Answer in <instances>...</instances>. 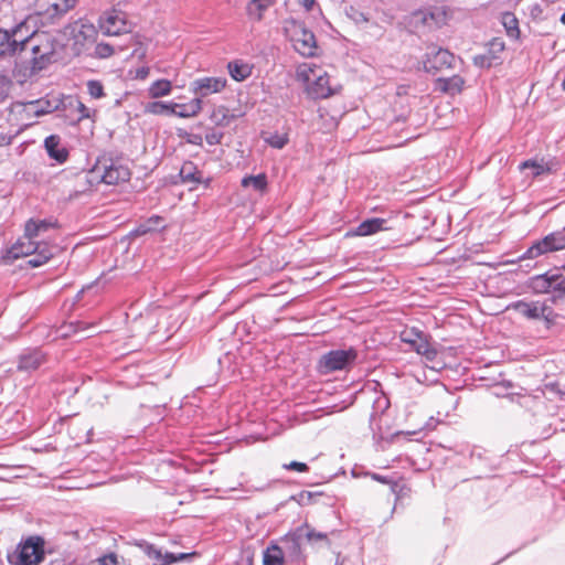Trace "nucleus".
I'll return each mask as SVG.
<instances>
[{"label":"nucleus","mask_w":565,"mask_h":565,"mask_svg":"<svg viewBox=\"0 0 565 565\" xmlns=\"http://www.w3.org/2000/svg\"><path fill=\"white\" fill-rule=\"evenodd\" d=\"M61 47L55 34L46 31H35L24 36L23 32L18 40L17 57L31 73L45 68L55 60Z\"/></svg>","instance_id":"nucleus-1"},{"label":"nucleus","mask_w":565,"mask_h":565,"mask_svg":"<svg viewBox=\"0 0 565 565\" xmlns=\"http://www.w3.org/2000/svg\"><path fill=\"white\" fill-rule=\"evenodd\" d=\"M295 77L311 99L329 98L337 92L331 85L329 73L321 65L308 62L300 63L296 68Z\"/></svg>","instance_id":"nucleus-2"},{"label":"nucleus","mask_w":565,"mask_h":565,"mask_svg":"<svg viewBox=\"0 0 565 565\" xmlns=\"http://www.w3.org/2000/svg\"><path fill=\"white\" fill-rule=\"evenodd\" d=\"M44 544L43 537L29 536L8 554V562L11 565H39L44 559Z\"/></svg>","instance_id":"nucleus-3"},{"label":"nucleus","mask_w":565,"mask_h":565,"mask_svg":"<svg viewBox=\"0 0 565 565\" xmlns=\"http://www.w3.org/2000/svg\"><path fill=\"white\" fill-rule=\"evenodd\" d=\"M294 50L303 57L320 56L321 50L312 31L302 23L291 21L286 29Z\"/></svg>","instance_id":"nucleus-4"},{"label":"nucleus","mask_w":565,"mask_h":565,"mask_svg":"<svg viewBox=\"0 0 565 565\" xmlns=\"http://www.w3.org/2000/svg\"><path fill=\"white\" fill-rule=\"evenodd\" d=\"M358 353L354 349L332 350L323 354L318 362V371L321 374H329L344 370L356 360Z\"/></svg>","instance_id":"nucleus-5"},{"label":"nucleus","mask_w":565,"mask_h":565,"mask_svg":"<svg viewBox=\"0 0 565 565\" xmlns=\"http://www.w3.org/2000/svg\"><path fill=\"white\" fill-rule=\"evenodd\" d=\"M565 249V231L552 232L534 242L522 256L523 259H533L548 253Z\"/></svg>","instance_id":"nucleus-6"},{"label":"nucleus","mask_w":565,"mask_h":565,"mask_svg":"<svg viewBox=\"0 0 565 565\" xmlns=\"http://www.w3.org/2000/svg\"><path fill=\"white\" fill-rule=\"evenodd\" d=\"M94 172L98 173L102 181L106 184H118L130 179V170L128 167L111 159L98 161L94 168Z\"/></svg>","instance_id":"nucleus-7"},{"label":"nucleus","mask_w":565,"mask_h":565,"mask_svg":"<svg viewBox=\"0 0 565 565\" xmlns=\"http://www.w3.org/2000/svg\"><path fill=\"white\" fill-rule=\"evenodd\" d=\"M99 28L105 35H119L130 31L126 14L118 10L106 11L99 18Z\"/></svg>","instance_id":"nucleus-8"},{"label":"nucleus","mask_w":565,"mask_h":565,"mask_svg":"<svg viewBox=\"0 0 565 565\" xmlns=\"http://www.w3.org/2000/svg\"><path fill=\"white\" fill-rule=\"evenodd\" d=\"M77 0H36V13L47 21L61 18L76 4Z\"/></svg>","instance_id":"nucleus-9"},{"label":"nucleus","mask_w":565,"mask_h":565,"mask_svg":"<svg viewBox=\"0 0 565 565\" xmlns=\"http://www.w3.org/2000/svg\"><path fill=\"white\" fill-rule=\"evenodd\" d=\"M414 335V339L403 338V341L409 343L418 354L423 355L427 362L431 363L433 369L443 367L444 362L438 360V351L430 344L428 339L419 332H416Z\"/></svg>","instance_id":"nucleus-10"},{"label":"nucleus","mask_w":565,"mask_h":565,"mask_svg":"<svg viewBox=\"0 0 565 565\" xmlns=\"http://www.w3.org/2000/svg\"><path fill=\"white\" fill-rule=\"evenodd\" d=\"M226 86L224 77H201L190 84V90L201 100L211 94L222 92Z\"/></svg>","instance_id":"nucleus-11"},{"label":"nucleus","mask_w":565,"mask_h":565,"mask_svg":"<svg viewBox=\"0 0 565 565\" xmlns=\"http://www.w3.org/2000/svg\"><path fill=\"white\" fill-rule=\"evenodd\" d=\"M47 362V356L39 349H26L17 359V371L31 374Z\"/></svg>","instance_id":"nucleus-12"},{"label":"nucleus","mask_w":565,"mask_h":565,"mask_svg":"<svg viewBox=\"0 0 565 565\" xmlns=\"http://www.w3.org/2000/svg\"><path fill=\"white\" fill-rule=\"evenodd\" d=\"M505 49L504 42L500 39H493L489 42L484 53L473 57V64L479 67H492L501 64V54Z\"/></svg>","instance_id":"nucleus-13"},{"label":"nucleus","mask_w":565,"mask_h":565,"mask_svg":"<svg viewBox=\"0 0 565 565\" xmlns=\"http://www.w3.org/2000/svg\"><path fill=\"white\" fill-rule=\"evenodd\" d=\"M287 541L292 542L295 550H299L300 545L306 541L309 544L324 543L329 544V539L326 533L316 532L308 526L297 529L294 533L285 535Z\"/></svg>","instance_id":"nucleus-14"},{"label":"nucleus","mask_w":565,"mask_h":565,"mask_svg":"<svg viewBox=\"0 0 565 565\" xmlns=\"http://www.w3.org/2000/svg\"><path fill=\"white\" fill-rule=\"evenodd\" d=\"M415 17L428 28H440L448 20V10L445 7H435L428 10H420L415 13Z\"/></svg>","instance_id":"nucleus-15"},{"label":"nucleus","mask_w":565,"mask_h":565,"mask_svg":"<svg viewBox=\"0 0 565 565\" xmlns=\"http://www.w3.org/2000/svg\"><path fill=\"white\" fill-rule=\"evenodd\" d=\"M454 63L455 55L448 50L439 49L431 56L427 57V61L424 62V67L427 72H438L451 68Z\"/></svg>","instance_id":"nucleus-16"},{"label":"nucleus","mask_w":565,"mask_h":565,"mask_svg":"<svg viewBox=\"0 0 565 565\" xmlns=\"http://www.w3.org/2000/svg\"><path fill=\"white\" fill-rule=\"evenodd\" d=\"M515 308L519 310L521 315L530 319H545L550 320V316L552 315V309L544 303L539 301L536 302H523L520 301L516 303Z\"/></svg>","instance_id":"nucleus-17"},{"label":"nucleus","mask_w":565,"mask_h":565,"mask_svg":"<svg viewBox=\"0 0 565 565\" xmlns=\"http://www.w3.org/2000/svg\"><path fill=\"white\" fill-rule=\"evenodd\" d=\"M36 237H29L24 232V236L19 239L10 249V254L13 258H20L32 255L36 249L43 245L44 242H36Z\"/></svg>","instance_id":"nucleus-18"},{"label":"nucleus","mask_w":565,"mask_h":565,"mask_svg":"<svg viewBox=\"0 0 565 565\" xmlns=\"http://www.w3.org/2000/svg\"><path fill=\"white\" fill-rule=\"evenodd\" d=\"M519 169L521 171L525 170V169H531L532 170V177L533 178H537V177H541V175H546V174H552V173H555L556 170H557V164L553 161H545L544 159H530V160H525L523 161L520 166H519Z\"/></svg>","instance_id":"nucleus-19"},{"label":"nucleus","mask_w":565,"mask_h":565,"mask_svg":"<svg viewBox=\"0 0 565 565\" xmlns=\"http://www.w3.org/2000/svg\"><path fill=\"white\" fill-rule=\"evenodd\" d=\"M24 30L23 25H19L10 34L8 31L0 29V55L13 54L17 55L18 40Z\"/></svg>","instance_id":"nucleus-20"},{"label":"nucleus","mask_w":565,"mask_h":565,"mask_svg":"<svg viewBox=\"0 0 565 565\" xmlns=\"http://www.w3.org/2000/svg\"><path fill=\"white\" fill-rule=\"evenodd\" d=\"M435 86L437 90L454 96L462 92L465 79L459 75H454L451 77H438L435 81Z\"/></svg>","instance_id":"nucleus-21"},{"label":"nucleus","mask_w":565,"mask_h":565,"mask_svg":"<svg viewBox=\"0 0 565 565\" xmlns=\"http://www.w3.org/2000/svg\"><path fill=\"white\" fill-rule=\"evenodd\" d=\"M71 33L76 44L84 45L86 42L93 41L97 32L94 24L77 21L71 26Z\"/></svg>","instance_id":"nucleus-22"},{"label":"nucleus","mask_w":565,"mask_h":565,"mask_svg":"<svg viewBox=\"0 0 565 565\" xmlns=\"http://www.w3.org/2000/svg\"><path fill=\"white\" fill-rule=\"evenodd\" d=\"M44 147L50 156L58 163H64L67 160L68 151L61 146V138L56 135H51L45 138Z\"/></svg>","instance_id":"nucleus-23"},{"label":"nucleus","mask_w":565,"mask_h":565,"mask_svg":"<svg viewBox=\"0 0 565 565\" xmlns=\"http://www.w3.org/2000/svg\"><path fill=\"white\" fill-rule=\"evenodd\" d=\"M386 220L374 217L363 221L359 224V226L354 231V235L356 236H369L373 235L381 231H387L388 227L385 226Z\"/></svg>","instance_id":"nucleus-24"},{"label":"nucleus","mask_w":565,"mask_h":565,"mask_svg":"<svg viewBox=\"0 0 565 565\" xmlns=\"http://www.w3.org/2000/svg\"><path fill=\"white\" fill-rule=\"evenodd\" d=\"M173 106H175L173 115L180 118L194 117L202 110V102L200 98H193L186 104H173Z\"/></svg>","instance_id":"nucleus-25"},{"label":"nucleus","mask_w":565,"mask_h":565,"mask_svg":"<svg viewBox=\"0 0 565 565\" xmlns=\"http://www.w3.org/2000/svg\"><path fill=\"white\" fill-rule=\"evenodd\" d=\"M553 285V273L535 276L531 280V288L537 294L555 292Z\"/></svg>","instance_id":"nucleus-26"},{"label":"nucleus","mask_w":565,"mask_h":565,"mask_svg":"<svg viewBox=\"0 0 565 565\" xmlns=\"http://www.w3.org/2000/svg\"><path fill=\"white\" fill-rule=\"evenodd\" d=\"M180 178L184 183H201L203 181L202 172L190 161L184 162L180 169Z\"/></svg>","instance_id":"nucleus-27"},{"label":"nucleus","mask_w":565,"mask_h":565,"mask_svg":"<svg viewBox=\"0 0 565 565\" xmlns=\"http://www.w3.org/2000/svg\"><path fill=\"white\" fill-rule=\"evenodd\" d=\"M274 3L275 0H250L246 8L247 14L250 19L259 21Z\"/></svg>","instance_id":"nucleus-28"},{"label":"nucleus","mask_w":565,"mask_h":565,"mask_svg":"<svg viewBox=\"0 0 565 565\" xmlns=\"http://www.w3.org/2000/svg\"><path fill=\"white\" fill-rule=\"evenodd\" d=\"M391 491L395 494V503L391 508L390 514L387 520L392 519L395 511H396V503L404 498H409L412 493V488L406 484L405 482L401 481H392L391 483Z\"/></svg>","instance_id":"nucleus-29"},{"label":"nucleus","mask_w":565,"mask_h":565,"mask_svg":"<svg viewBox=\"0 0 565 565\" xmlns=\"http://www.w3.org/2000/svg\"><path fill=\"white\" fill-rule=\"evenodd\" d=\"M41 247L36 249L28 260V264L31 267H40L45 264L53 256V247L47 243L40 245Z\"/></svg>","instance_id":"nucleus-30"},{"label":"nucleus","mask_w":565,"mask_h":565,"mask_svg":"<svg viewBox=\"0 0 565 565\" xmlns=\"http://www.w3.org/2000/svg\"><path fill=\"white\" fill-rule=\"evenodd\" d=\"M54 227V223L47 220H29L25 224V233L29 237H39L41 233Z\"/></svg>","instance_id":"nucleus-31"},{"label":"nucleus","mask_w":565,"mask_h":565,"mask_svg":"<svg viewBox=\"0 0 565 565\" xmlns=\"http://www.w3.org/2000/svg\"><path fill=\"white\" fill-rule=\"evenodd\" d=\"M146 554L153 562V565H170L174 563L172 553H162L161 550L157 548L153 545L147 546Z\"/></svg>","instance_id":"nucleus-32"},{"label":"nucleus","mask_w":565,"mask_h":565,"mask_svg":"<svg viewBox=\"0 0 565 565\" xmlns=\"http://www.w3.org/2000/svg\"><path fill=\"white\" fill-rule=\"evenodd\" d=\"M264 565H282V548L277 543H271L264 552Z\"/></svg>","instance_id":"nucleus-33"},{"label":"nucleus","mask_w":565,"mask_h":565,"mask_svg":"<svg viewBox=\"0 0 565 565\" xmlns=\"http://www.w3.org/2000/svg\"><path fill=\"white\" fill-rule=\"evenodd\" d=\"M13 113L20 115L22 118L25 117L26 119L40 116L35 100H30L26 103H17L13 106Z\"/></svg>","instance_id":"nucleus-34"},{"label":"nucleus","mask_w":565,"mask_h":565,"mask_svg":"<svg viewBox=\"0 0 565 565\" xmlns=\"http://www.w3.org/2000/svg\"><path fill=\"white\" fill-rule=\"evenodd\" d=\"M175 106L164 102H150L145 105V113L152 115H173Z\"/></svg>","instance_id":"nucleus-35"},{"label":"nucleus","mask_w":565,"mask_h":565,"mask_svg":"<svg viewBox=\"0 0 565 565\" xmlns=\"http://www.w3.org/2000/svg\"><path fill=\"white\" fill-rule=\"evenodd\" d=\"M172 86L171 82L168 79H158L151 84L149 87V96L151 98H159L163 96H168L171 93Z\"/></svg>","instance_id":"nucleus-36"},{"label":"nucleus","mask_w":565,"mask_h":565,"mask_svg":"<svg viewBox=\"0 0 565 565\" xmlns=\"http://www.w3.org/2000/svg\"><path fill=\"white\" fill-rule=\"evenodd\" d=\"M227 68L232 78L237 82H242L250 75V67L244 63L231 62Z\"/></svg>","instance_id":"nucleus-37"},{"label":"nucleus","mask_w":565,"mask_h":565,"mask_svg":"<svg viewBox=\"0 0 565 565\" xmlns=\"http://www.w3.org/2000/svg\"><path fill=\"white\" fill-rule=\"evenodd\" d=\"M502 24H503L509 36H511L513 39H519V36H520L519 21L512 12H504L502 14Z\"/></svg>","instance_id":"nucleus-38"},{"label":"nucleus","mask_w":565,"mask_h":565,"mask_svg":"<svg viewBox=\"0 0 565 565\" xmlns=\"http://www.w3.org/2000/svg\"><path fill=\"white\" fill-rule=\"evenodd\" d=\"M242 186L253 188L257 192H263L267 186V178L264 173L244 177L242 179Z\"/></svg>","instance_id":"nucleus-39"},{"label":"nucleus","mask_w":565,"mask_h":565,"mask_svg":"<svg viewBox=\"0 0 565 565\" xmlns=\"http://www.w3.org/2000/svg\"><path fill=\"white\" fill-rule=\"evenodd\" d=\"M35 104L38 106V110L40 116L50 114L56 109H58L60 105L62 104L61 99L58 98H40L35 100Z\"/></svg>","instance_id":"nucleus-40"},{"label":"nucleus","mask_w":565,"mask_h":565,"mask_svg":"<svg viewBox=\"0 0 565 565\" xmlns=\"http://www.w3.org/2000/svg\"><path fill=\"white\" fill-rule=\"evenodd\" d=\"M554 291L565 295V269L559 273H553Z\"/></svg>","instance_id":"nucleus-41"},{"label":"nucleus","mask_w":565,"mask_h":565,"mask_svg":"<svg viewBox=\"0 0 565 565\" xmlns=\"http://www.w3.org/2000/svg\"><path fill=\"white\" fill-rule=\"evenodd\" d=\"M87 90L93 98H100L104 96V87L98 81H89L87 83Z\"/></svg>","instance_id":"nucleus-42"},{"label":"nucleus","mask_w":565,"mask_h":565,"mask_svg":"<svg viewBox=\"0 0 565 565\" xmlns=\"http://www.w3.org/2000/svg\"><path fill=\"white\" fill-rule=\"evenodd\" d=\"M113 47L107 43H99L96 45L95 53L102 58L109 57L113 54Z\"/></svg>","instance_id":"nucleus-43"},{"label":"nucleus","mask_w":565,"mask_h":565,"mask_svg":"<svg viewBox=\"0 0 565 565\" xmlns=\"http://www.w3.org/2000/svg\"><path fill=\"white\" fill-rule=\"evenodd\" d=\"M285 469L297 471V472H308L309 471L308 465L305 462H299V461H290L289 463H285Z\"/></svg>","instance_id":"nucleus-44"},{"label":"nucleus","mask_w":565,"mask_h":565,"mask_svg":"<svg viewBox=\"0 0 565 565\" xmlns=\"http://www.w3.org/2000/svg\"><path fill=\"white\" fill-rule=\"evenodd\" d=\"M223 134L217 131H212L205 135V140L209 145L214 146L218 145L222 140Z\"/></svg>","instance_id":"nucleus-45"},{"label":"nucleus","mask_w":565,"mask_h":565,"mask_svg":"<svg viewBox=\"0 0 565 565\" xmlns=\"http://www.w3.org/2000/svg\"><path fill=\"white\" fill-rule=\"evenodd\" d=\"M98 565H117V558L114 554L106 555L98 559Z\"/></svg>","instance_id":"nucleus-46"},{"label":"nucleus","mask_w":565,"mask_h":565,"mask_svg":"<svg viewBox=\"0 0 565 565\" xmlns=\"http://www.w3.org/2000/svg\"><path fill=\"white\" fill-rule=\"evenodd\" d=\"M77 111L79 113V119L89 117V109L81 102H77Z\"/></svg>","instance_id":"nucleus-47"},{"label":"nucleus","mask_w":565,"mask_h":565,"mask_svg":"<svg viewBox=\"0 0 565 565\" xmlns=\"http://www.w3.org/2000/svg\"><path fill=\"white\" fill-rule=\"evenodd\" d=\"M338 125V121L335 117L331 116L328 119L324 120L323 128L326 129H332Z\"/></svg>","instance_id":"nucleus-48"},{"label":"nucleus","mask_w":565,"mask_h":565,"mask_svg":"<svg viewBox=\"0 0 565 565\" xmlns=\"http://www.w3.org/2000/svg\"><path fill=\"white\" fill-rule=\"evenodd\" d=\"M195 555V553H180V554H173L172 557L174 558V562L183 561L185 558H189L191 556Z\"/></svg>","instance_id":"nucleus-49"},{"label":"nucleus","mask_w":565,"mask_h":565,"mask_svg":"<svg viewBox=\"0 0 565 565\" xmlns=\"http://www.w3.org/2000/svg\"><path fill=\"white\" fill-rule=\"evenodd\" d=\"M372 478L381 483L390 484L392 483V480H388L386 477L380 476V475H372Z\"/></svg>","instance_id":"nucleus-50"},{"label":"nucleus","mask_w":565,"mask_h":565,"mask_svg":"<svg viewBox=\"0 0 565 565\" xmlns=\"http://www.w3.org/2000/svg\"><path fill=\"white\" fill-rule=\"evenodd\" d=\"M271 145L278 149L282 148V138H275V140L271 141Z\"/></svg>","instance_id":"nucleus-51"},{"label":"nucleus","mask_w":565,"mask_h":565,"mask_svg":"<svg viewBox=\"0 0 565 565\" xmlns=\"http://www.w3.org/2000/svg\"><path fill=\"white\" fill-rule=\"evenodd\" d=\"M147 75H148V70L147 68H141V70L138 71V76L139 77L145 78Z\"/></svg>","instance_id":"nucleus-52"},{"label":"nucleus","mask_w":565,"mask_h":565,"mask_svg":"<svg viewBox=\"0 0 565 565\" xmlns=\"http://www.w3.org/2000/svg\"><path fill=\"white\" fill-rule=\"evenodd\" d=\"M319 116H320L321 119H323V114H322V109L321 108L319 109Z\"/></svg>","instance_id":"nucleus-53"},{"label":"nucleus","mask_w":565,"mask_h":565,"mask_svg":"<svg viewBox=\"0 0 565 565\" xmlns=\"http://www.w3.org/2000/svg\"><path fill=\"white\" fill-rule=\"evenodd\" d=\"M563 88L565 89V76H564V79H563Z\"/></svg>","instance_id":"nucleus-54"}]
</instances>
